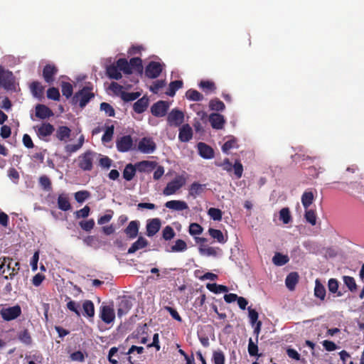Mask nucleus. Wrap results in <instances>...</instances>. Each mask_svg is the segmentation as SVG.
<instances>
[{
  "label": "nucleus",
  "mask_w": 364,
  "mask_h": 364,
  "mask_svg": "<svg viewBox=\"0 0 364 364\" xmlns=\"http://www.w3.org/2000/svg\"><path fill=\"white\" fill-rule=\"evenodd\" d=\"M84 316L92 318L95 316L94 304L90 300H85L82 304Z\"/></svg>",
  "instance_id": "34"
},
{
  "label": "nucleus",
  "mask_w": 364,
  "mask_h": 364,
  "mask_svg": "<svg viewBox=\"0 0 364 364\" xmlns=\"http://www.w3.org/2000/svg\"><path fill=\"white\" fill-rule=\"evenodd\" d=\"M79 225L83 230L90 232L95 227V220L92 218L87 220H82L79 222Z\"/></svg>",
  "instance_id": "55"
},
{
  "label": "nucleus",
  "mask_w": 364,
  "mask_h": 364,
  "mask_svg": "<svg viewBox=\"0 0 364 364\" xmlns=\"http://www.w3.org/2000/svg\"><path fill=\"white\" fill-rule=\"evenodd\" d=\"M90 196V193L87 191H80L75 193V199L79 203H83Z\"/></svg>",
  "instance_id": "60"
},
{
  "label": "nucleus",
  "mask_w": 364,
  "mask_h": 364,
  "mask_svg": "<svg viewBox=\"0 0 364 364\" xmlns=\"http://www.w3.org/2000/svg\"><path fill=\"white\" fill-rule=\"evenodd\" d=\"M168 109V104L166 101L160 100L154 103L151 107V114L157 117H161L166 114Z\"/></svg>",
  "instance_id": "11"
},
{
  "label": "nucleus",
  "mask_w": 364,
  "mask_h": 364,
  "mask_svg": "<svg viewBox=\"0 0 364 364\" xmlns=\"http://www.w3.org/2000/svg\"><path fill=\"white\" fill-rule=\"evenodd\" d=\"M205 187V184L194 182L191 185L188 189V193L193 198H196L197 196L200 195L204 191Z\"/></svg>",
  "instance_id": "31"
},
{
  "label": "nucleus",
  "mask_w": 364,
  "mask_h": 364,
  "mask_svg": "<svg viewBox=\"0 0 364 364\" xmlns=\"http://www.w3.org/2000/svg\"><path fill=\"white\" fill-rule=\"evenodd\" d=\"M135 166L139 172H149L156 167V164L154 161H142L137 163Z\"/></svg>",
  "instance_id": "29"
},
{
  "label": "nucleus",
  "mask_w": 364,
  "mask_h": 364,
  "mask_svg": "<svg viewBox=\"0 0 364 364\" xmlns=\"http://www.w3.org/2000/svg\"><path fill=\"white\" fill-rule=\"evenodd\" d=\"M58 68L53 64H47L43 70V77L44 80L49 85L55 80V75L58 73Z\"/></svg>",
  "instance_id": "12"
},
{
  "label": "nucleus",
  "mask_w": 364,
  "mask_h": 364,
  "mask_svg": "<svg viewBox=\"0 0 364 364\" xmlns=\"http://www.w3.org/2000/svg\"><path fill=\"white\" fill-rule=\"evenodd\" d=\"M208 232L211 237L216 240L218 242L223 244L226 242L227 239L225 238L221 230L210 228L208 230Z\"/></svg>",
  "instance_id": "39"
},
{
  "label": "nucleus",
  "mask_w": 364,
  "mask_h": 364,
  "mask_svg": "<svg viewBox=\"0 0 364 364\" xmlns=\"http://www.w3.org/2000/svg\"><path fill=\"white\" fill-rule=\"evenodd\" d=\"M141 95V93L139 92H121V98L124 102H131L136 100L139 96Z\"/></svg>",
  "instance_id": "49"
},
{
  "label": "nucleus",
  "mask_w": 364,
  "mask_h": 364,
  "mask_svg": "<svg viewBox=\"0 0 364 364\" xmlns=\"http://www.w3.org/2000/svg\"><path fill=\"white\" fill-rule=\"evenodd\" d=\"M183 82L182 80H174L171 82L166 94L170 97H173L176 91L183 87Z\"/></svg>",
  "instance_id": "32"
},
{
  "label": "nucleus",
  "mask_w": 364,
  "mask_h": 364,
  "mask_svg": "<svg viewBox=\"0 0 364 364\" xmlns=\"http://www.w3.org/2000/svg\"><path fill=\"white\" fill-rule=\"evenodd\" d=\"M163 70L162 65L156 61H151L146 67L145 75L147 77L154 79L158 77Z\"/></svg>",
  "instance_id": "8"
},
{
  "label": "nucleus",
  "mask_w": 364,
  "mask_h": 364,
  "mask_svg": "<svg viewBox=\"0 0 364 364\" xmlns=\"http://www.w3.org/2000/svg\"><path fill=\"white\" fill-rule=\"evenodd\" d=\"M53 116V111L47 106L38 104L36 106V117L45 119Z\"/></svg>",
  "instance_id": "18"
},
{
  "label": "nucleus",
  "mask_w": 364,
  "mask_h": 364,
  "mask_svg": "<svg viewBox=\"0 0 364 364\" xmlns=\"http://www.w3.org/2000/svg\"><path fill=\"white\" fill-rule=\"evenodd\" d=\"M100 318L106 323H110L115 318L114 311L109 306H103L100 308Z\"/></svg>",
  "instance_id": "14"
},
{
  "label": "nucleus",
  "mask_w": 364,
  "mask_h": 364,
  "mask_svg": "<svg viewBox=\"0 0 364 364\" xmlns=\"http://www.w3.org/2000/svg\"><path fill=\"white\" fill-rule=\"evenodd\" d=\"M116 146L119 152H127L132 149L133 140L130 135H125L117 139Z\"/></svg>",
  "instance_id": "10"
},
{
  "label": "nucleus",
  "mask_w": 364,
  "mask_h": 364,
  "mask_svg": "<svg viewBox=\"0 0 364 364\" xmlns=\"http://www.w3.org/2000/svg\"><path fill=\"white\" fill-rule=\"evenodd\" d=\"M131 70H134L136 72L142 74L143 65L142 60L140 58H132L129 60Z\"/></svg>",
  "instance_id": "38"
},
{
  "label": "nucleus",
  "mask_w": 364,
  "mask_h": 364,
  "mask_svg": "<svg viewBox=\"0 0 364 364\" xmlns=\"http://www.w3.org/2000/svg\"><path fill=\"white\" fill-rule=\"evenodd\" d=\"M225 355L220 350H215L213 353V361L214 364H225Z\"/></svg>",
  "instance_id": "52"
},
{
  "label": "nucleus",
  "mask_w": 364,
  "mask_h": 364,
  "mask_svg": "<svg viewBox=\"0 0 364 364\" xmlns=\"http://www.w3.org/2000/svg\"><path fill=\"white\" fill-rule=\"evenodd\" d=\"M208 214L213 220L220 221L223 218V212L221 210L215 208H209Z\"/></svg>",
  "instance_id": "50"
},
{
  "label": "nucleus",
  "mask_w": 364,
  "mask_h": 364,
  "mask_svg": "<svg viewBox=\"0 0 364 364\" xmlns=\"http://www.w3.org/2000/svg\"><path fill=\"white\" fill-rule=\"evenodd\" d=\"M161 225L159 218L149 220L146 224V235L148 237H152L156 235L160 230Z\"/></svg>",
  "instance_id": "15"
},
{
  "label": "nucleus",
  "mask_w": 364,
  "mask_h": 364,
  "mask_svg": "<svg viewBox=\"0 0 364 364\" xmlns=\"http://www.w3.org/2000/svg\"><path fill=\"white\" fill-rule=\"evenodd\" d=\"M272 261L274 264L277 266H282L289 262V257L287 255H284L281 253L277 252L274 255Z\"/></svg>",
  "instance_id": "46"
},
{
  "label": "nucleus",
  "mask_w": 364,
  "mask_h": 364,
  "mask_svg": "<svg viewBox=\"0 0 364 364\" xmlns=\"http://www.w3.org/2000/svg\"><path fill=\"white\" fill-rule=\"evenodd\" d=\"M106 73L110 79L120 80L122 77L120 70L117 65L112 64L107 66Z\"/></svg>",
  "instance_id": "27"
},
{
  "label": "nucleus",
  "mask_w": 364,
  "mask_h": 364,
  "mask_svg": "<svg viewBox=\"0 0 364 364\" xmlns=\"http://www.w3.org/2000/svg\"><path fill=\"white\" fill-rule=\"evenodd\" d=\"M38 181H39L40 186L44 191H51L52 183H51L50 178L47 176L43 175V176H40Z\"/></svg>",
  "instance_id": "48"
},
{
  "label": "nucleus",
  "mask_w": 364,
  "mask_h": 364,
  "mask_svg": "<svg viewBox=\"0 0 364 364\" xmlns=\"http://www.w3.org/2000/svg\"><path fill=\"white\" fill-rule=\"evenodd\" d=\"M208 120L211 127L215 129H222L225 124L224 116L218 113H211Z\"/></svg>",
  "instance_id": "13"
},
{
  "label": "nucleus",
  "mask_w": 364,
  "mask_h": 364,
  "mask_svg": "<svg viewBox=\"0 0 364 364\" xmlns=\"http://www.w3.org/2000/svg\"><path fill=\"white\" fill-rule=\"evenodd\" d=\"M116 65L119 68L120 71H122L124 74H132V70L130 69L129 62L125 58H119L117 60Z\"/></svg>",
  "instance_id": "35"
},
{
  "label": "nucleus",
  "mask_w": 364,
  "mask_h": 364,
  "mask_svg": "<svg viewBox=\"0 0 364 364\" xmlns=\"http://www.w3.org/2000/svg\"><path fill=\"white\" fill-rule=\"evenodd\" d=\"M199 155L205 159H210L214 157V151L212 147L203 142L197 144Z\"/></svg>",
  "instance_id": "16"
},
{
  "label": "nucleus",
  "mask_w": 364,
  "mask_h": 364,
  "mask_svg": "<svg viewBox=\"0 0 364 364\" xmlns=\"http://www.w3.org/2000/svg\"><path fill=\"white\" fill-rule=\"evenodd\" d=\"M166 208L174 210H183L188 209V206L185 201L183 200H169L165 203Z\"/></svg>",
  "instance_id": "22"
},
{
  "label": "nucleus",
  "mask_w": 364,
  "mask_h": 364,
  "mask_svg": "<svg viewBox=\"0 0 364 364\" xmlns=\"http://www.w3.org/2000/svg\"><path fill=\"white\" fill-rule=\"evenodd\" d=\"M247 349L250 356L261 355V354H258V346L257 342L255 343L251 338L249 339Z\"/></svg>",
  "instance_id": "56"
},
{
  "label": "nucleus",
  "mask_w": 364,
  "mask_h": 364,
  "mask_svg": "<svg viewBox=\"0 0 364 364\" xmlns=\"http://www.w3.org/2000/svg\"><path fill=\"white\" fill-rule=\"evenodd\" d=\"M148 245V241L143 237H139L132 246L128 249V254H133L139 250L146 247Z\"/></svg>",
  "instance_id": "25"
},
{
  "label": "nucleus",
  "mask_w": 364,
  "mask_h": 364,
  "mask_svg": "<svg viewBox=\"0 0 364 364\" xmlns=\"http://www.w3.org/2000/svg\"><path fill=\"white\" fill-rule=\"evenodd\" d=\"M132 301L127 299L123 298L118 304L117 307V316L119 317H122L124 315H126L132 309Z\"/></svg>",
  "instance_id": "20"
},
{
  "label": "nucleus",
  "mask_w": 364,
  "mask_h": 364,
  "mask_svg": "<svg viewBox=\"0 0 364 364\" xmlns=\"http://www.w3.org/2000/svg\"><path fill=\"white\" fill-rule=\"evenodd\" d=\"M136 174V166H134L132 164H128L126 165L124 171H123V178L129 181L133 179Z\"/></svg>",
  "instance_id": "33"
},
{
  "label": "nucleus",
  "mask_w": 364,
  "mask_h": 364,
  "mask_svg": "<svg viewBox=\"0 0 364 364\" xmlns=\"http://www.w3.org/2000/svg\"><path fill=\"white\" fill-rule=\"evenodd\" d=\"M184 119V114L183 112L173 109L168 114L167 122L170 126L179 127Z\"/></svg>",
  "instance_id": "9"
},
{
  "label": "nucleus",
  "mask_w": 364,
  "mask_h": 364,
  "mask_svg": "<svg viewBox=\"0 0 364 364\" xmlns=\"http://www.w3.org/2000/svg\"><path fill=\"white\" fill-rule=\"evenodd\" d=\"M193 137V130L188 124L182 125L179 129L178 139L181 142H188Z\"/></svg>",
  "instance_id": "17"
},
{
  "label": "nucleus",
  "mask_w": 364,
  "mask_h": 364,
  "mask_svg": "<svg viewBox=\"0 0 364 364\" xmlns=\"http://www.w3.org/2000/svg\"><path fill=\"white\" fill-rule=\"evenodd\" d=\"M95 153L87 151L78 157V166L83 171H91L93 168V161Z\"/></svg>",
  "instance_id": "4"
},
{
  "label": "nucleus",
  "mask_w": 364,
  "mask_h": 364,
  "mask_svg": "<svg viewBox=\"0 0 364 364\" xmlns=\"http://www.w3.org/2000/svg\"><path fill=\"white\" fill-rule=\"evenodd\" d=\"M139 223L136 220L131 221L124 230L127 236L130 239L135 238L139 232Z\"/></svg>",
  "instance_id": "21"
},
{
  "label": "nucleus",
  "mask_w": 364,
  "mask_h": 364,
  "mask_svg": "<svg viewBox=\"0 0 364 364\" xmlns=\"http://www.w3.org/2000/svg\"><path fill=\"white\" fill-rule=\"evenodd\" d=\"M338 282L336 279L331 278L328 282V291L332 294H336L337 296H341L342 293L338 291Z\"/></svg>",
  "instance_id": "44"
},
{
  "label": "nucleus",
  "mask_w": 364,
  "mask_h": 364,
  "mask_svg": "<svg viewBox=\"0 0 364 364\" xmlns=\"http://www.w3.org/2000/svg\"><path fill=\"white\" fill-rule=\"evenodd\" d=\"M90 213V208L88 205H85L82 209L75 212V217L77 219L80 218H85L89 216Z\"/></svg>",
  "instance_id": "62"
},
{
  "label": "nucleus",
  "mask_w": 364,
  "mask_h": 364,
  "mask_svg": "<svg viewBox=\"0 0 364 364\" xmlns=\"http://www.w3.org/2000/svg\"><path fill=\"white\" fill-rule=\"evenodd\" d=\"M71 129L67 126H60L55 131V136L60 141L66 142L70 137Z\"/></svg>",
  "instance_id": "19"
},
{
  "label": "nucleus",
  "mask_w": 364,
  "mask_h": 364,
  "mask_svg": "<svg viewBox=\"0 0 364 364\" xmlns=\"http://www.w3.org/2000/svg\"><path fill=\"white\" fill-rule=\"evenodd\" d=\"M299 274L296 272H291L287 275L285 279V284L290 291L295 289L296 285L299 282Z\"/></svg>",
  "instance_id": "24"
},
{
  "label": "nucleus",
  "mask_w": 364,
  "mask_h": 364,
  "mask_svg": "<svg viewBox=\"0 0 364 364\" xmlns=\"http://www.w3.org/2000/svg\"><path fill=\"white\" fill-rule=\"evenodd\" d=\"M304 218L311 225H315L316 223V214L314 210H306Z\"/></svg>",
  "instance_id": "59"
},
{
  "label": "nucleus",
  "mask_w": 364,
  "mask_h": 364,
  "mask_svg": "<svg viewBox=\"0 0 364 364\" xmlns=\"http://www.w3.org/2000/svg\"><path fill=\"white\" fill-rule=\"evenodd\" d=\"M188 246L186 242L181 240L178 239L176 240L175 244L171 247V250L169 252H184L187 250Z\"/></svg>",
  "instance_id": "37"
},
{
  "label": "nucleus",
  "mask_w": 364,
  "mask_h": 364,
  "mask_svg": "<svg viewBox=\"0 0 364 364\" xmlns=\"http://www.w3.org/2000/svg\"><path fill=\"white\" fill-rule=\"evenodd\" d=\"M38 138L45 141H49L50 136L55 131V127L49 122H43L39 126L34 127Z\"/></svg>",
  "instance_id": "3"
},
{
  "label": "nucleus",
  "mask_w": 364,
  "mask_h": 364,
  "mask_svg": "<svg viewBox=\"0 0 364 364\" xmlns=\"http://www.w3.org/2000/svg\"><path fill=\"white\" fill-rule=\"evenodd\" d=\"M186 97L188 100L191 101H202L203 100V95L200 93L198 90L193 89H189L186 92Z\"/></svg>",
  "instance_id": "42"
},
{
  "label": "nucleus",
  "mask_w": 364,
  "mask_h": 364,
  "mask_svg": "<svg viewBox=\"0 0 364 364\" xmlns=\"http://www.w3.org/2000/svg\"><path fill=\"white\" fill-rule=\"evenodd\" d=\"M279 218L284 224H288L291 220L289 209L288 208H283L279 211Z\"/></svg>",
  "instance_id": "53"
},
{
  "label": "nucleus",
  "mask_w": 364,
  "mask_h": 364,
  "mask_svg": "<svg viewBox=\"0 0 364 364\" xmlns=\"http://www.w3.org/2000/svg\"><path fill=\"white\" fill-rule=\"evenodd\" d=\"M114 127L113 125L107 127L105 134L102 136V141L103 142H109L112 140L114 134Z\"/></svg>",
  "instance_id": "63"
},
{
  "label": "nucleus",
  "mask_w": 364,
  "mask_h": 364,
  "mask_svg": "<svg viewBox=\"0 0 364 364\" xmlns=\"http://www.w3.org/2000/svg\"><path fill=\"white\" fill-rule=\"evenodd\" d=\"M176 235L174 230L169 225L166 226L162 232L163 238L165 240H171Z\"/></svg>",
  "instance_id": "57"
},
{
  "label": "nucleus",
  "mask_w": 364,
  "mask_h": 364,
  "mask_svg": "<svg viewBox=\"0 0 364 364\" xmlns=\"http://www.w3.org/2000/svg\"><path fill=\"white\" fill-rule=\"evenodd\" d=\"M343 280L346 286L350 291L353 292L357 289V285L353 277L350 276H344L343 277Z\"/></svg>",
  "instance_id": "51"
},
{
  "label": "nucleus",
  "mask_w": 364,
  "mask_h": 364,
  "mask_svg": "<svg viewBox=\"0 0 364 364\" xmlns=\"http://www.w3.org/2000/svg\"><path fill=\"white\" fill-rule=\"evenodd\" d=\"M314 194L311 191H305L301 196V203L306 210L314 201Z\"/></svg>",
  "instance_id": "41"
},
{
  "label": "nucleus",
  "mask_w": 364,
  "mask_h": 364,
  "mask_svg": "<svg viewBox=\"0 0 364 364\" xmlns=\"http://www.w3.org/2000/svg\"><path fill=\"white\" fill-rule=\"evenodd\" d=\"M220 249L219 247H209V246H200L199 247V252L201 255H206V256H213L216 257L218 255V251H220Z\"/></svg>",
  "instance_id": "36"
},
{
  "label": "nucleus",
  "mask_w": 364,
  "mask_h": 364,
  "mask_svg": "<svg viewBox=\"0 0 364 364\" xmlns=\"http://www.w3.org/2000/svg\"><path fill=\"white\" fill-rule=\"evenodd\" d=\"M100 109L104 111L109 117H114L115 114L114 108L107 102H102L100 104Z\"/></svg>",
  "instance_id": "64"
},
{
  "label": "nucleus",
  "mask_w": 364,
  "mask_h": 364,
  "mask_svg": "<svg viewBox=\"0 0 364 364\" xmlns=\"http://www.w3.org/2000/svg\"><path fill=\"white\" fill-rule=\"evenodd\" d=\"M95 97L92 92V87H84L82 89L77 92L72 98L73 104L79 102L81 108H83Z\"/></svg>",
  "instance_id": "2"
},
{
  "label": "nucleus",
  "mask_w": 364,
  "mask_h": 364,
  "mask_svg": "<svg viewBox=\"0 0 364 364\" xmlns=\"http://www.w3.org/2000/svg\"><path fill=\"white\" fill-rule=\"evenodd\" d=\"M47 97L50 100L58 101L60 97V92L56 87H50L47 90Z\"/></svg>",
  "instance_id": "58"
},
{
  "label": "nucleus",
  "mask_w": 364,
  "mask_h": 364,
  "mask_svg": "<svg viewBox=\"0 0 364 364\" xmlns=\"http://www.w3.org/2000/svg\"><path fill=\"white\" fill-rule=\"evenodd\" d=\"M149 106V98L146 96H143L139 99L133 105V109L135 112L141 114L144 112Z\"/></svg>",
  "instance_id": "23"
},
{
  "label": "nucleus",
  "mask_w": 364,
  "mask_h": 364,
  "mask_svg": "<svg viewBox=\"0 0 364 364\" xmlns=\"http://www.w3.org/2000/svg\"><path fill=\"white\" fill-rule=\"evenodd\" d=\"M185 184V180L182 177H176L171 181L168 182L163 191L165 196H171L174 194Z\"/></svg>",
  "instance_id": "5"
},
{
  "label": "nucleus",
  "mask_w": 364,
  "mask_h": 364,
  "mask_svg": "<svg viewBox=\"0 0 364 364\" xmlns=\"http://www.w3.org/2000/svg\"><path fill=\"white\" fill-rule=\"evenodd\" d=\"M237 147V140L235 139H231L225 142L222 146V151L224 153H228L230 149Z\"/></svg>",
  "instance_id": "61"
},
{
  "label": "nucleus",
  "mask_w": 364,
  "mask_h": 364,
  "mask_svg": "<svg viewBox=\"0 0 364 364\" xmlns=\"http://www.w3.org/2000/svg\"><path fill=\"white\" fill-rule=\"evenodd\" d=\"M156 149V144L151 137H143L138 144V150L143 154H152Z\"/></svg>",
  "instance_id": "6"
},
{
  "label": "nucleus",
  "mask_w": 364,
  "mask_h": 364,
  "mask_svg": "<svg viewBox=\"0 0 364 364\" xmlns=\"http://www.w3.org/2000/svg\"><path fill=\"white\" fill-rule=\"evenodd\" d=\"M326 288L318 279L315 281L314 296L323 301L326 297Z\"/></svg>",
  "instance_id": "30"
},
{
  "label": "nucleus",
  "mask_w": 364,
  "mask_h": 364,
  "mask_svg": "<svg viewBox=\"0 0 364 364\" xmlns=\"http://www.w3.org/2000/svg\"><path fill=\"white\" fill-rule=\"evenodd\" d=\"M0 87L6 90H16L15 77L13 73L0 65Z\"/></svg>",
  "instance_id": "1"
},
{
  "label": "nucleus",
  "mask_w": 364,
  "mask_h": 364,
  "mask_svg": "<svg viewBox=\"0 0 364 364\" xmlns=\"http://www.w3.org/2000/svg\"><path fill=\"white\" fill-rule=\"evenodd\" d=\"M207 289L215 294L227 292L228 291V289L226 286L218 284L216 283L208 284Z\"/></svg>",
  "instance_id": "47"
},
{
  "label": "nucleus",
  "mask_w": 364,
  "mask_h": 364,
  "mask_svg": "<svg viewBox=\"0 0 364 364\" xmlns=\"http://www.w3.org/2000/svg\"><path fill=\"white\" fill-rule=\"evenodd\" d=\"M21 314V309L18 305L9 308H3L0 314L4 320L9 321L18 318Z\"/></svg>",
  "instance_id": "7"
},
{
  "label": "nucleus",
  "mask_w": 364,
  "mask_h": 364,
  "mask_svg": "<svg viewBox=\"0 0 364 364\" xmlns=\"http://www.w3.org/2000/svg\"><path fill=\"white\" fill-rule=\"evenodd\" d=\"M18 339L26 345H30L32 343L31 336L27 329H24L19 333Z\"/></svg>",
  "instance_id": "54"
},
{
  "label": "nucleus",
  "mask_w": 364,
  "mask_h": 364,
  "mask_svg": "<svg viewBox=\"0 0 364 364\" xmlns=\"http://www.w3.org/2000/svg\"><path fill=\"white\" fill-rule=\"evenodd\" d=\"M61 91L63 96L67 99L70 98L73 93V87L71 83L68 82H61Z\"/></svg>",
  "instance_id": "45"
},
{
  "label": "nucleus",
  "mask_w": 364,
  "mask_h": 364,
  "mask_svg": "<svg viewBox=\"0 0 364 364\" xmlns=\"http://www.w3.org/2000/svg\"><path fill=\"white\" fill-rule=\"evenodd\" d=\"M58 207L63 211H68L71 209L68 197L65 194H60L58 197Z\"/></svg>",
  "instance_id": "28"
},
{
  "label": "nucleus",
  "mask_w": 364,
  "mask_h": 364,
  "mask_svg": "<svg viewBox=\"0 0 364 364\" xmlns=\"http://www.w3.org/2000/svg\"><path fill=\"white\" fill-rule=\"evenodd\" d=\"M31 91L33 95L38 99L43 97L44 94V87L38 81L33 82L30 85Z\"/></svg>",
  "instance_id": "26"
},
{
  "label": "nucleus",
  "mask_w": 364,
  "mask_h": 364,
  "mask_svg": "<svg viewBox=\"0 0 364 364\" xmlns=\"http://www.w3.org/2000/svg\"><path fill=\"white\" fill-rule=\"evenodd\" d=\"M199 87L206 93L215 92L216 90L215 84L210 80H201Z\"/></svg>",
  "instance_id": "40"
},
{
  "label": "nucleus",
  "mask_w": 364,
  "mask_h": 364,
  "mask_svg": "<svg viewBox=\"0 0 364 364\" xmlns=\"http://www.w3.org/2000/svg\"><path fill=\"white\" fill-rule=\"evenodd\" d=\"M209 108L211 110L220 112L225 109V105L218 98H214L209 102Z\"/></svg>",
  "instance_id": "43"
}]
</instances>
